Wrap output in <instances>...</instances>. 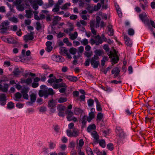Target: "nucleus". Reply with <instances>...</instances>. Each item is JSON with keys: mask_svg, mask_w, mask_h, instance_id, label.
<instances>
[{"mask_svg": "<svg viewBox=\"0 0 155 155\" xmlns=\"http://www.w3.org/2000/svg\"><path fill=\"white\" fill-rule=\"evenodd\" d=\"M139 17L142 21L144 22L145 25L147 26L148 28L151 31H153V28L150 26V21L147 18V15L145 13L140 14Z\"/></svg>", "mask_w": 155, "mask_h": 155, "instance_id": "obj_3", "label": "nucleus"}, {"mask_svg": "<svg viewBox=\"0 0 155 155\" xmlns=\"http://www.w3.org/2000/svg\"><path fill=\"white\" fill-rule=\"evenodd\" d=\"M101 18L99 16H97L96 18L95 26L96 28L99 27V24L101 21Z\"/></svg>", "mask_w": 155, "mask_h": 155, "instance_id": "obj_31", "label": "nucleus"}, {"mask_svg": "<svg viewBox=\"0 0 155 155\" xmlns=\"http://www.w3.org/2000/svg\"><path fill=\"white\" fill-rule=\"evenodd\" d=\"M67 78L70 81L72 82H76L78 80L77 77L75 76H68L67 77Z\"/></svg>", "mask_w": 155, "mask_h": 155, "instance_id": "obj_27", "label": "nucleus"}, {"mask_svg": "<svg viewBox=\"0 0 155 155\" xmlns=\"http://www.w3.org/2000/svg\"><path fill=\"white\" fill-rule=\"evenodd\" d=\"M128 33L129 35L130 36H132L134 34V30L132 28H129L128 30Z\"/></svg>", "mask_w": 155, "mask_h": 155, "instance_id": "obj_57", "label": "nucleus"}, {"mask_svg": "<svg viewBox=\"0 0 155 155\" xmlns=\"http://www.w3.org/2000/svg\"><path fill=\"white\" fill-rule=\"evenodd\" d=\"M77 51L78 50L74 48H71L69 49L70 53L74 55H75V54Z\"/></svg>", "mask_w": 155, "mask_h": 155, "instance_id": "obj_33", "label": "nucleus"}, {"mask_svg": "<svg viewBox=\"0 0 155 155\" xmlns=\"http://www.w3.org/2000/svg\"><path fill=\"white\" fill-rule=\"evenodd\" d=\"M91 135L95 140V142H97L99 138V136L95 131H93L91 133Z\"/></svg>", "mask_w": 155, "mask_h": 155, "instance_id": "obj_21", "label": "nucleus"}, {"mask_svg": "<svg viewBox=\"0 0 155 155\" xmlns=\"http://www.w3.org/2000/svg\"><path fill=\"white\" fill-rule=\"evenodd\" d=\"M107 60V58L106 57H104L102 60H101V65L102 66H104L105 64V61Z\"/></svg>", "mask_w": 155, "mask_h": 155, "instance_id": "obj_55", "label": "nucleus"}, {"mask_svg": "<svg viewBox=\"0 0 155 155\" xmlns=\"http://www.w3.org/2000/svg\"><path fill=\"white\" fill-rule=\"evenodd\" d=\"M55 93L52 88H49L46 91L40 90L38 92V95L39 97H41L44 96L46 98L48 97L49 95H53Z\"/></svg>", "mask_w": 155, "mask_h": 155, "instance_id": "obj_1", "label": "nucleus"}, {"mask_svg": "<svg viewBox=\"0 0 155 155\" xmlns=\"http://www.w3.org/2000/svg\"><path fill=\"white\" fill-rule=\"evenodd\" d=\"M103 114L101 113H98L97 115V118L98 120L100 121L103 118Z\"/></svg>", "mask_w": 155, "mask_h": 155, "instance_id": "obj_52", "label": "nucleus"}, {"mask_svg": "<svg viewBox=\"0 0 155 155\" xmlns=\"http://www.w3.org/2000/svg\"><path fill=\"white\" fill-rule=\"evenodd\" d=\"M116 132L120 138L123 139L124 138L125 134L122 129L120 127H117L116 129Z\"/></svg>", "mask_w": 155, "mask_h": 155, "instance_id": "obj_7", "label": "nucleus"}, {"mask_svg": "<svg viewBox=\"0 0 155 155\" xmlns=\"http://www.w3.org/2000/svg\"><path fill=\"white\" fill-rule=\"evenodd\" d=\"M6 96L5 94H0V105L4 106L6 104Z\"/></svg>", "mask_w": 155, "mask_h": 155, "instance_id": "obj_8", "label": "nucleus"}, {"mask_svg": "<svg viewBox=\"0 0 155 155\" xmlns=\"http://www.w3.org/2000/svg\"><path fill=\"white\" fill-rule=\"evenodd\" d=\"M52 58L53 60L57 62H62L64 61L63 57L60 56H58L56 55H53Z\"/></svg>", "mask_w": 155, "mask_h": 155, "instance_id": "obj_11", "label": "nucleus"}, {"mask_svg": "<svg viewBox=\"0 0 155 155\" xmlns=\"http://www.w3.org/2000/svg\"><path fill=\"white\" fill-rule=\"evenodd\" d=\"M108 28V34L110 36H113L114 35V31L112 29V26L109 25L107 26Z\"/></svg>", "mask_w": 155, "mask_h": 155, "instance_id": "obj_22", "label": "nucleus"}, {"mask_svg": "<svg viewBox=\"0 0 155 155\" xmlns=\"http://www.w3.org/2000/svg\"><path fill=\"white\" fill-rule=\"evenodd\" d=\"M87 102L88 106L92 107L94 104V101L93 100L90 99L87 101Z\"/></svg>", "mask_w": 155, "mask_h": 155, "instance_id": "obj_53", "label": "nucleus"}, {"mask_svg": "<svg viewBox=\"0 0 155 155\" xmlns=\"http://www.w3.org/2000/svg\"><path fill=\"white\" fill-rule=\"evenodd\" d=\"M84 48L83 46H81L79 47L77 51L78 54L77 55H79V57L81 56L84 51Z\"/></svg>", "mask_w": 155, "mask_h": 155, "instance_id": "obj_26", "label": "nucleus"}, {"mask_svg": "<svg viewBox=\"0 0 155 155\" xmlns=\"http://www.w3.org/2000/svg\"><path fill=\"white\" fill-rule=\"evenodd\" d=\"M74 27L71 26L70 28L64 29V31L67 34L70 33L72 31L74 30Z\"/></svg>", "mask_w": 155, "mask_h": 155, "instance_id": "obj_37", "label": "nucleus"}, {"mask_svg": "<svg viewBox=\"0 0 155 155\" xmlns=\"http://www.w3.org/2000/svg\"><path fill=\"white\" fill-rule=\"evenodd\" d=\"M22 2H24L26 5V3L28 2V0H16L15 1V4L18 5H20Z\"/></svg>", "mask_w": 155, "mask_h": 155, "instance_id": "obj_34", "label": "nucleus"}, {"mask_svg": "<svg viewBox=\"0 0 155 155\" xmlns=\"http://www.w3.org/2000/svg\"><path fill=\"white\" fill-rule=\"evenodd\" d=\"M60 7V6L55 5L54 6V8L52 9V11L54 12H58L59 10Z\"/></svg>", "mask_w": 155, "mask_h": 155, "instance_id": "obj_46", "label": "nucleus"}, {"mask_svg": "<svg viewBox=\"0 0 155 155\" xmlns=\"http://www.w3.org/2000/svg\"><path fill=\"white\" fill-rule=\"evenodd\" d=\"M95 101L96 103L97 109L98 111H101L102 110V109L101 107V104L97 98H95Z\"/></svg>", "mask_w": 155, "mask_h": 155, "instance_id": "obj_23", "label": "nucleus"}, {"mask_svg": "<svg viewBox=\"0 0 155 155\" xmlns=\"http://www.w3.org/2000/svg\"><path fill=\"white\" fill-rule=\"evenodd\" d=\"M120 72V70L118 68H115L113 69L112 71V74H119Z\"/></svg>", "mask_w": 155, "mask_h": 155, "instance_id": "obj_47", "label": "nucleus"}, {"mask_svg": "<svg viewBox=\"0 0 155 155\" xmlns=\"http://www.w3.org/2000/svg\"><path fill=\"white\" fill-rule=\"evenodd\" d=\"M79 55H74L73 58L74 59V60L73 61V63L74 65H76L77 63L78 59L80 57Z\"/></svg>", "mask_w": 155, "mask_h": 155, "instance_id": "obj_50", "label": "nucleus"}, {"mask_svg": "<svg viewBox=\"0 0 155 155\" xmlns=\"http://www.w3.org/2000/svg\"><path fill=\"white\" fill-rule=\"evenodd\" d=\"M95 52L96 54V55L98 56H101L102 54H104V51H103L100 50H96L95 51Z\"/></svg>", "mask_w": 155, "mask_h": 155, "instance_id": "obj_39", "label": "nucleus"}, {"mask_svg": "<svg viewBox=\"0 0 155 155\" xmlns=\"http://www.w3.org/2000/svg\"><path fill=\"white\" fill-rule=\"evenodd\" d=\"M61 52L62 53H64L65 54H67L68 52V51L67 50L64 48H60Z\"/></svg>", "mask_w": 155, "mask_h": 155, "instance_id": "obj_61", "label": "nucleus"}, {"mask_svg": "<svg viewBox=\"0 0 155 155\" xmlns=\"http://www.w3.org/2000/svg\"><path fill=\"white\" fill-rule=\"evenodd\" d=\"M63 41L64 43L66 44L68 46H71L72 44L71 43L69 42L68 38H64L63 40Z\"/></svg>", "mask_w": 155, "mask_h": 155, "instance_id": "obj_45", "label": "nucleus"}, {"mask_svg": "<svg viewBox=\"0 0 155 155\" xmlns=\"http://www.w3.org/2000/svg\"><path fill=\"white\" fill-rule=\"evenodd\" d=\"M52 42L50 41H48L46 43L47 46L46 51L49 52H50L52 49V47L51 46Z\"/></svg>", "mask_w": 155, "mask_h": 155, "instance_id": "obj_18", "label": "nucleus"}, {"mask_svg": "<svg viewBox=\"0 0 155 155\" xmlns=\"http://www.w3.org/2000/svg\"><path fill=\"white\" fill-rule=\"evenodd\" d=\"M86 151L88 155H94L90 147H87Z\"/></svg>", "mask_w": 155, "mask_h": 155, "instance_id": "obj_49", "label": "nucleus"}, {"mask_svg": "<svg viewBox=\"0 0 155 155\" xmlns=\"http://www.w3.org/2000/svg\"><path fill=\"white\" fill-rule=\"evenodd\" d=\"M22 72V71L21 69H19L18 67H15L14 68L12 73L15 76L18 77Z\"/></svg>", "mask_w": 155, "mask_h": 155, "instance_id": "obj_13", "label": "nucleus"}, {"mask_svg": "<svg viewBox=\"0 0 155 155\" xmlns=\"http://www.w3.org/2000/svg\"><path fill=\"white\" fill-rule=\"evenodd\" d=\"M114 53L110 51V54L108 55L110 58L111 59L112 65L117 63L119 60V58L117 56V53L115 49L114 50Z\"/></svg>", "mask_w": 155, "mask_h": 155, "instance_id": "obj_2", "label": "nucleus"}, {"mask_svg": "<svg viewBox=\"0 0 155 155\" xmlns=\"http://www.w3.org/2000/svg\"><path fill=\"white\" fill-rule=\"evenodd\" d=\"M61 17L59 16H56L54 17L52 22L53 25H55L58 23V22L61 20Z\"/></svg>", "mask_w": 155, "mask_h": 155, "instance_id": "obj_17", "label": "nucleus"}, {"mask_svg": "<svg viewBox=\"0 0 155 155\" xmlns=\"http://www.w3.org/2000/svg\"><path fill=\"white\" fill-rule=\"evenodd\" d=\"M67 135L69 137H76L79 136V131L77 129H74L73 130L72 132L69 130H67L66 131Z\"/></svg>", "mask_w": 155, "mask_h": 155, "instance_id": "obj_6", "label": "nucleus"}, {"mask_svg": "<svg viewBox=\"0 0 155 155\" xmlns=\"http://www.w3.org/2000/svg\"><path fill=\"white\" fill-rule=\"evenodd\" d=\"M17 8L19 11H22L25 9L24 5L21 4L17 6Z\"/></svg>", "mask_w": 155, "mask_h": 155, "instance_id": "obj_38", "label": "nucleus"}, {"mask_svg": "<svg viewBox=\"0 0 155 155\" xmlns=\"http://www.w3.org/2000/svg\"><path fill=\"white\" fill-rule=\"evenodd\" d=\"M99 143L100 145L103 148H104L106 146L105 141L104 140H101L99 141L98 142H97Z\"/></svg>", "mask_w": 155, "mask_h": 155, "instance_id": "obj_35", "label": "nucleus"}, {"mask_svg": "<svg viewBox=\"0 0 155 155\" xmlns=\"http://www.w3.org/2000/svg\"><path fill=\"white\" fill-rule=\"evenodd\" d=\"M70 38L71 39L74 40L76 39L78 37V33L76 31L74 32V34H70Z\"/></svg>", "mask_w": 155, "mask_h": 155, "instance_id": "obj_28", "label": "nucleus"}, {"mask_svg": "<svg viewBox=\"0 0 155 155\" xmlns=\"http://www.w3.org/2000/svg\"><path fill=\"white\" fill-rule=\"evenodd\" d=\"M9 20V21L15 23H16L18 22L17 18L15 17L10 18Z\"/></svg>", "mask_w": 155, "mask_h": 155, "instance_id": "obj_56", "label": "nucleus"}, {"mask_svg": "<svg viewBox=\"0 0 155 155\" xmlns=\"http://www.w3.org/2000/svg\"><path fill=\"white\" fill-rule=\"evenodd\" d=\"M56 104V102L53 99L50 100L48 102V106L51 108H52L55 107Z\"/></svg>", "mask_w": 155, "mask_h": 155, "instance_id": "obj_16", "label": "nucleus"}, {"mask_svg": "<svg viewBox=\"0 0 155 155\" xmlns=\"http://www.w3.org/2000/svg\"><path fill=\"white\" fill-rule=\"evenodd\" d=\"M74 115L73 113L71 111H69L68 114L67 116V119L68 121H73L74 122L77 121V118L75 117H73Z\"/></svg>", "mask_w": 155, "mask_h": 155, "instance_id": "obj_9", "label": "nucleus"}, {"mask_svg": "<svg viewBox=\"0 0 155 155\" xmlns=\"http://www.w3.org/2000/svg\"><path fill=\"white\" fill-rule=\"evenodd\" d=\"M15 97L17 99H20L22 97L21 94L18 92L15 93Z\"/></svg>", "mask_w": 155, "mask_h": 155, "instance_id": "obj_62", "label": "nucleus"}, {"mask_svg": "<svg viewBox=\"0 0 155 155\" xmlns=\"http://www.w3.org/2000/svg\"><path fill=\"white\" fill-rule=\"evenodd\" d=\"M9 22L8 21H3L0 25V30L2 33H5L9 28Z\"/></svg>", "mask_w": 155, "mask_h": 155, "instance_id": "obj_5", "label": "nucleus"}, {"mask_svg": "<svg viewBox=\"0 0 155 155\" xmlns=\"http://www.w3.org/2000/svg\"><path fill=\"white\" fill-rule=\"evenodd\" d=\"M95 21L94 20H92L90 21V29L94 28L95 25Z\"/></svg>", "mask_w": 155, "mask_h": 155, "instance_id": "obj_54", "label": "nucleus"}, {"mask_svg": "<svg viewBox=\"0 0 155 155\" xmlns=\"http://www.w3.org/2000/svg\"><path fill=\"white\" fill-rule=\"evenodd\" d=\"M14 107V103L12 102L8 103L7 106V108L10 109H13Z\"/></svg>", "mask_w": 155, "mask_h": 155, "instance_id": "obj_41", "label": "nucleus"}, {"mask_svg": "<svg viewBox=\"0 0 155 155\" xmlns=\"http://www.w3.org/2000/svg\"><path fill=\"white\" fill-rule=\"evenodd\" d=\"M65 36V35L64 33L60 32L58 33L57 34V37L58 38H60L63 37L64 36Z\"/></svg>", "mask_w": 155, "mask_h": 155, "instance_id": "obj_60", "label": "nucleus"}, {"mask_svg": "<svg viewBox=\"0 0 155 155\" xmlns=\"http://www.w3.org/2000/svg\"><path fill=\"white\" fill-rule=\"evenodd\" d=\"M52 86L55 89H57L58 88L61 87H66V84L64 83H61L60 84H52Z\"/></svg>", "mask_w": 155, "mask_h": 155, "instance_id": "obj_15", "label": "nucleus"}, {"mask_svg": "<svg viewBox=\"0 0 155 155\" xmlns=\"http://www.w3.org/2000/svg\"><path fill=\"white\" fill-rule=\"evenodd\" d=\"M124 39L126 45L128 46L131 47L132 42L130 38L127 35H125L124 36Z\"/></svg>", "mask_w": 155, "mask_h": 155, "instance_id": "obj_14", "label": "nucleus"}, {"mask_svg": "<svg viewBox=\"0 0 155 155\" xmlns=\"http://www.w3.org/2000/svg\"><path fill=\"white\" fill-rule=\"evenodd\" d=\"M56 144L53 142L50 141L49 142V147L50 149H54L55 147Z\"/></svg>", "mask_w": 155, "mask_h": 155, "instance_id": "obj_36", "label": "nucleus"}, {"mask_svg": "<svg viewBox=\"0 0 155 155\" xmlns=\"http://www.w3.org/2000/svg\"><path fill=\"white\" fill-rule=\"evenodd\" d=\"M78 22L80 24L84 26H86L87 24V22L82 20H81L79 22Z\"/></svg>", "mask_w": 155, "mask_h": 155, "instance_id": "obj_63", "label": "nucleus"}, {"mask_svg": "<svg viewBox=\"0 0 155 155\" xmlns=\"http://www.w3.org/2000/svg\"><path fill=\"white\" fill-rule=\"evenodd\" d=\"M7 41L10 44H15L17 43V41L13 38H7Z\"/></svg>", "mask_w": 155, "mask_h": 155, "instance_id": "obj_42", "label": "nucleus"}, {"mask_svg": "<svg viewBox=\"0 0 155 155\" xmlns=\"http://www.w3.org/2000/svg\"><path fill=\"white\" fill-rule=\"evenodd\" d=\"M96 128L95 125L93 124L92 125H90L87 128V131L88 132H90L91 130H94Z\"/></svg>", "mask_w": 155, "mask_h": 155, "instance_id": "obj_32", "label": "nucleus"}, {"mask_svg": "<svg viewBox=\"0 0 155 155\" xmlns=\"http://www.w3.org/2000/svg\"><path fill=\"white\" fill-rule=\"evenodd\" d=\"M34 38V36L26 35L24 36V40L25 42H28L29 40H32Z\"/></svg>", "mask_w": 155, "mask_h": 155, "instance_id": "obj_19", "label": "nucleus"}, {"mask_svg": "<svg viewBox=\"0 0 155 155\" xmlns=\"http://www.w3.org/2000/svg\"><path fill=\"white\" fill-rule=\"evenodd\" d=\"M58 111H64V110L65 109V107L62 105H58L57 108Z\"/></svg>", "mask_w": 155, "mask_h": 155, "instance_id": "obj_48", "label": "nucleus"}, {"mask_svg": "<svg viewBox=\"0 0 155 155\" xmlns=\"http://www.w3.org/2000/svg\"><path fill=\"white\" fill-rule=\"evenodd\" d=\"M78 152L79 155H84V153L81 151V148L78 147Z\"/></svg>", "mask_w": 155, "mask_h": 155, "instance_id": "obj_64", "label": "nucleus"}, {"mask_svg": "<svg viewBox=\"0 0 155 155\" xmlns=\"http://www.w3.org/2000/svg\"><path fill=\"white\" fill-rule=\"evenodd\" d=\"M70 3H67L61 6L60 8L61 9L64 10H66L68 8V7L70 6Z\"/></svg>", "mask_w": 155, "mask_h": 155, "instance_id": "obj_29", "label": "nucleus"}, {"mask_svg": "<svg viewBox=\"0 0 155 155\" xmlns=\"http://www.w3.org/2000/svg\"><path fill=\"white\" fill-rule=\"evenodd\" d=\"M56 80V77H54L52 78L49 79L48 81V82L50 84V85H52V83L55 82Z\"/></svg>", "mask_w": 155, "mask_h": 155, "instance_id": "obj_43", "label": "nucleus"}, {"mask_svg": "<svg viewBox=\"0 0 155 155\" xmlns=\"http://www.w3.org/2000/svg\"><path fill=\"white\" fill-rule=\"evenodd\" d=\"M80 42L82 45H86L88 43V41L87 39L84 38L80 41Z\"/></svg>", "mask_w": 155, "mask_h": 155, "instance_id": "obj_40", "label": "nucleus"}, {"mask_svg": "<svg viewBox=\"0 0 155 155\" xmlns=\"http://www.w3.org/2000/svg\"><path fill=\"white\" fill-rule=\"evenodd\" d=\"M87 116H84L81 120L82 127L84 128L85 127L86 123L87 122Z\"/></svg>", "mask_w": 155, "mask_h": 155, "instance_id": "obj_30", "label": "nucleus"}, {"mask_svg": "<svg viewBox=\"0 0 155 155\" xmlns=\"http://www.w3.org/2000/svg\"><path fill=\"white\" fill-rule=\"evenodd\" d=\"M36 98V95L34 93L31 94L30 95V101H28L26 102V104L27 105H31L34 103Z\"/></svg>", "mask_w": 155, "mask_h": 155, "instance_id": "obj_10", "label": "nucleus"}, {"mask_svg": "<svg viewBox=\"0 0 155 155\" xmlns=\"http://www.w3.org/2000/svg\"><path fill=\"white\" fill-rule=\"evenodd\" d=\"M8 85L7 84H4L3 87L1 84H0V90L3 92H6L8 91Z\"/></svg>", "mask_w": 155, "mask_h": 155, "instance_id": "obj_20", "label": "nucleus"}, {"mask_svg": "<svg viewBox=\"0 0 155 155\" xmlns=\"http://www.w3.org/2000/svg\"><path fill=\"white\" fill-rule=\"evenodd\" d=\"M84 144V141L82 139H81L79 142L78 143V145H79V147H80L81 148H82V147L83 146ZM78 148V147H77Z\"/></svg>", "mask_w": 155, "mask_h": 155, "instance_id": "obj_59", "label": "nucleus"}, {"mask_svg": "<svg viewBox=\"0 0 155 155\" xmlns=\"http://www.w3.org/2000/svg\"><path fill=\"white\" fill-rule=\"evenodd\" d=\"M76 25L77 27H78V29L83 32H85L86 30H85L84 26L81 25L79 22H77Z\"/></svg>", "mask_w": 155, "mask_h": 155, "instance_id": "obj_25", "label": "nucleus"}, {"mask_svg": "<svg viewBox=\"0 0 155 155\" xmlns=\"http://www.w3.org/2000/svg\"><path fill=\"white\" fill-rule=\"evenodd\" d=\"M36 29L38 30H39L41 28V26L40 22L39 21H37L36 23Z\"/></svg>", "mask_w": 155, "mask_h": 155, "instance_id": "obj_58", "label": "nucleus"}, {"mask_svg": "<svg viewBox=\"0 0 155 155\" xmlns=\"http://www.w3.org/2000/svg\"><path fill=\"white\" fill-rule=\"evenodd\" d=\"M74 113L76 115H78L82 112L81 109L78 107H75L74 109Z\"/></svg>", "mask_w": 155, "mask_h": 155, "instance_id": "obj_44", "label": "nucleus"}, {"mask_svg": "<svg viewBox=\"0 0 155 155\" xmlns=\"http://www.w3.org/2000/svg\"><path fill=\"white\" fill-rule=\"evenodd\" d=\"M99 57L96 55H94L91 59L90 62L92 67L95 68H97L100 63L99 61Z\"/></svg>", "mask_w": 155, "mask_h": 155, "instance_id": "obj_4", "label": "nucleus"}, {"mask_svg": "<svg viewBox=\"0 0 155 155\" xmlns=\"http://www.w3.org/2000/svg\"><path fill=\"white\" fill-rule=\"evenodd\" d=\"M89 41L90 43L92 45L95 44L96 45H99L100 44H101L103 43V41L100 39H99V40L97 41V40H94L92 38H91L90 39Z\"/></svg>", "mask_w": 155, "mask_h": 155, "instance_id": "obj_12", "label": "nucleus"}, {"mask_svg": "<svg viewBox=\"0 0 155 155\" xmlns=\"http://www.w3.org/2000/svg\"><path fill=\"white\" fill-rule=\"evenodd\" d=\"M25 16L28 18H31L32 15V11L31 10H26L25 11Z\"/></svg>", "mask_w": 155, "mask_h": 155, "instance_id": "obj_24", "label": "nucleus"}, {"mask_svg": "<svg viewBox=\"0 0 155 155\" xmlns=\"http://www.w3.org/2000/svg\"><path fill=\"white\" fill-rule=\"evenodd\" d=\"M101 6V4L99 3H98L97 5H95L94 6L93 10L94 11H98L99 9L100 8Z\"/></svg>", "mask_w": 155, "mask_h": 155, "instance_id": "obj_51", "label": "nucleus"}]
</instances>
